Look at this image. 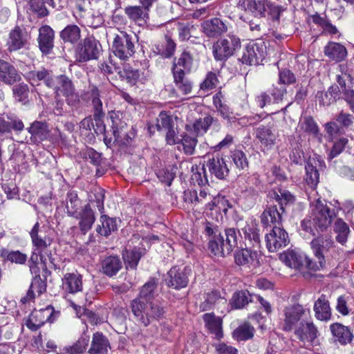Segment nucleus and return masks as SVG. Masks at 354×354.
Listing matches in <instances>:
<instances>
[{"mask_svg": "<svg viewBox=\"0 0 354 354\" xmlns=\"http://www.w3.org/2000/svg\"><path fill=\"white\" fill-rule=\"evenodd\" d=\"M203 320L205 326L215 338L219 339L223 337L222 320L220 317L211 313H206L203 315Z\"/></svg>", "mask_w": 354, "mask_h": 354, "instance_id": "2f4dec72", "label": "nucleus"}, {"mask_svg": "<svg viewBox=\"0 0 354 354\" xmlns=\"http://www.w3.org/2000/svg\"><path fill=\"white\" fill-rule=\"evenodd\" d=\"M340 89L338 86H331L325 93H321L319 102L324 106H328L340 97Z\"/></svg>", "mask_w": 354, "mask_h": 354, "instance_id": "603ef678", "label": "nucleus"}, {"mask_svg": "<svg viewBox=\"0 0 354 354\" xmlns=\"http://www.w3.org/2000/svg\"><path fill=\"white\" fill-rule=\"evenodd\" d=\"M59 35L64 41L75 44L81 37V30L77 25H68L60 32Z\"/></svg>", "mask_w": 354, "mask_h": 354, "instance_id": "de8ad7c7", "label": "nucleus"}, {"mask_svg": "<svg viewBox=\"0 0 354 354\" xmlns=\"http://www.w3.org/2000/svg\"><path fill=\"white\" fill-rule=\"evenodd\" d=\"M101 46L93 37L84 39L83 46L79 52L80 61L85 62L97 59L100 53Z\"/></svg>", "mask_w": 354, "mask_h": 354, "instance_id": "2eb2a0df", "label": "nucleus"}, {"mask_svg": "<svg viewBox=\"0 0 354 354\" xmlns=\"http://www.w3.org/2000/svg\"><path fill=\"white\" fill-rule=\"evenodd\" d=\"M314 311L317 319L327 321L330 319L331 309L326 296L322 295L315 302Z\"/></svg>", "mask_w": 354, "mask_h": 354, "instance_id": "c85d7f7f", "label": "nucleus"}, {"mask_svg": "<svg viewBox=\"0 0 354 354\" xmlns=\"http://www.w3.org/2000/svg\"><path fill=\"white\" fill-rule=\"evenodd\" d=\"M253 301V295H251L248 292L240 291L235 292L232 299V305L236 308H242L249 302Z\"/></svg>", "mask_w": 354, "mask_h": 354, "instance_id": "4d7b16f0", "label": "nucleus"}, {"mask_svg": "<svg viewBox=\"0 0 354 354\" xmlns=\"http://www.w3.org/2000/svg\"><path fill=\"white\" fill-rule=\"evenodd\" d=\"M89 342L88 337H81L73 345L65 348L67 353L70 354H78L83 353Z\"/></svg>", "mask_w": 354, "mask_h": 354, "instance_id": "69168bd1", "label": "nucleus"}, {"mask_svg": "<svg viewBox=\"0 0 354 354\" xmlns=\"http://www.w3.org/2000/svg\"><path fill=\"white\" fill-rule=\"evenodd\" d=\"M336 214L320 198L310 203V215L301 223V229L315 235V231L323 232L330 226Z\"/></svg>", "mask_w": 354, "mask_h": 354, "instance_id": "f03ea898", "label": "nucleus"}, {"mask_svg": "<svg viewBox=\"0 0 354 354\" xmlns=\"http://www.w3.org/2000/svg\"><path fill=\"white\" fill-rule=\"evenodd\" d=\"M157 280L151 279L140 289L139 296L131 304V311L136 320L145 326L161 319L165 308L158 300H154L157 289Z\"/></svg>", "mask_w": 354, "mask_h": 354, "instance_id": "f257e3e1", "label": "nucleus"}, {"mask_svg": "<svg viewBox=\"0 0 354 354\" xmlns=\"http://www.w3.org/2000/svg\"><path fill=\"white\" fill-rule=\"evenodd\" d=\"M317 161L315 159H309L305 167V180L311 187H315L319 182V174L317 169Z\"/></svg>", "mask_w": 354, "mask_h": 354, "instance_id": "58836bf2", "label": "nucleus"}, {"mask_svg": "<svg viewBox=\"0 0 354 354\" xmlns=\"http://www.w3.org/2000/svg\"><path fill=\"white\" fill-rule=\"evenodd\" d=\"M225 240L223 236L218 233V236H214L209 239L208 243V250L214 256L222 257L229 254L225 251Z\"/></svg>", "mask_w": 354, "mask_h": 354, "instance_id": "4c0bfd02", "label": "nucleus"}, {"mask_svg": "<svg viewBox=\"0 0 354 354\" xmlns=\"http://www.w3.org/2000/svg\"><path fill=\"white\" fill-rule=\"evenodd\" d=\"M279 259L290 268L299 270L304 266L305 255L295 250H288L281 253Z\"/></svg>", "mask_w": 354, "mask_h": 354, "instance_id": "4be33fe9", "label": "nucleus"}, {"mask_svg": "<svg viewBox=\"0 0 354 354\" xmlns=\"http://www.w3.org/2000/svg\"><path fill=\"white\" fill-rule=\"evenodd\" d=\"M239 6L254 16L265 17L268 14L273 19H279L281 12L279 6L268 0H239Z\"/></svg>", "mask_w": 354, "mask_h": 354, "instance_id": "20e7f679", "label": "nucleus"}, {"mask_svg": "<svg viewBox=\"0 0 354 354\" xmlns=\"http://www.w3.org/2000/svg\"><path fill=\"white\" fill-rule=\"evenodd\" d=\"M241 47L240 39L234 35H227L218 39L212 46V52L215 59L225 61L234 55V52Z\"/></svg>", "mask_w": 354, "mask_h": 354, "instance_id": "39448f33", "label": "nucleus"}, {"mask_svg": "<svg viewBox=\"0 0 354 354\" xmlns=\"http://www.w3.org/2000/svg\"><path fill=\"white\" fill-rule=\"evenodd\" d=\"M282 212H280L277 206H270L266 209L261 216V221L265 227L272 225H280L282 221Z\"/></svg>", "mask_w": 354, "mask_h": 354, "instance_id": "7c9ffc66", "label": "nucleus"}, {"mask_svg": "<svg viewBox=\"0 0 354 354\" xmlns=\"http://www.w3.org/2000/svg\"><path fill=\"white\" fill-rule=\"evenodd\" d=\"M258 257L259 254L257 251L245 248L236 252L234 259L239 266H250L258 263Z\"/></svg>", "mask_w": 354, "mask_h": 354, "instance_id": "cd10ccee", "label": "nucleus"}, {"mask_svg": "<svg viewBox=\"0 0 354 354\" xmlns=\"http://www.w3.org/2000/svg\"><path fill=\"white\" fill-rule=\"evenodd\" d=\"M104 93L99 90L95 86H91L89 91V97L91 100V104L93 108V114L100 115L105 114L103 110L102 100L104 98Z\"/></svg>", "mask_w": 354, "mask_h": 354, "instance_id": "a18cd8bd", "label": "nucleus"}, {"mask_svg": "<svg viewBox=\"0 0 354 354\" xmlns=\"http://www.w3.org/2000/svg\"><path fill=\"white\" fill-rule=\"evenodd\" d=\"M54 30L48 25L42 26L39 29V47L43 53L48 54L54 46Z\"/></svg>", "mask_w": 354, "mask_h": 354, "instance_id": "aec40b11", "label": "nucleus"}, {"mask_svg": "<svg viewBox=\"0 0 354 354\" xmlns=\"http://www.w3.org/2000/svg\"><path fill=\"white\" fill-rule=\"evenodd\" d=\"M56 97L64 96L68 104L74 106L80 102L78 93L75 92V86L72 80L64 75H60L54 79V86Z\"/></svg>", "mask_w": 354, "mask_h": 354, "instance_id": "423d86ee", "label": "nucleus"}, {"mask_svg": "<svg viewBox=\"0 0 354 354\" xmlns=\"http://www.w3.org/2000/svg\"><path fill=\"white\" fill-rule=\"evenodd\" d=\"M299 127L305 132L317 138L319 142H322V135L319 133V127L312 117L304 116L301 118L299 122Z\"/></svg>", "mask_w": 354, "mask_h": 354, "instance_id": "a19ab883", "label": "nucleus"}, {"mask_svg": "<svg viewBox=\"0 0 354 354\" xmlns=\"http://www.w3.org/2000/svg\"><path fill=\"white\" fill-rule=\"evenodd\" d=\"M275 198L279 202L280 210L284 212L283 205L292 204L295 202V196L288 190L279 189L278 192L275 193Z\"/></svg>", "mask_w": 354, "mask_h": 354, "instance_id": "13d9d810", "label": "nucleus"}, {"mask_svg": "<svg viewBox=\"0 0 354 354\" xmlns=\"http://www.w3.org/2000/svg\"><path fill=\"white\" fill-rule=\"evenodd\" d=\"M30 39V35L25 28L16 26L9 33L6 43L8 50L12 52L24 48Z\"/></svg>", "mask_w": 354, "mask_h": 354, "instance_id": "ddd939ff", "label": "nucleus"}, {"mask_svg": "<svg viewBox=\"0 0 354 354\" xmlns=\"http://www.w3.org/2000/svg\"><path fill=\"white\" fill-rule=\"evenodd\" d=\"M225 251L230 254L233 248L238 246L239 242L242 239L240 230H236L234 227L227 228L225 231Z\"/></svg>", "mask_w": 354, "mask_h": 354, "instance_id": "c03bdc74", "label": "nucleus"}, {"mask_svg": "<svg viewBox=\"0 0 354 354\" xmlns=\"http://www.w3.org/2000/svg\"><path fill=\"white\" fill-rule=\"evenodd\" d=\"M266 245L270 252H276L289 242L288 233L281 227L274 225L266 236Z\"/></svg>", "mask_w": 354, "mask_h": 354, "instance_id": "9b49d317", "label": "nucleus"}, {"mask_svg": "<svg viewBox=\"0 0 354 354\" xmlns=\"http://www.w3.org/2000/svg\"><path fill=\"white\" fill-rule=\"evenodd\" d=\"M122 268V262L118 257L110 256L102 262V270L109 277L115 275Z\"/></svg>", "mask_w": 354, "mask_h": 354, "instance_id": "c9c22d12", "label": "nucleus"}, {"mask_svg": "<svg viewBox=\"0 0 354 354\" xmlns=\"http://www.w3.org/2000/svg\"><path fill=\"white\" fill-rule=\"evenodd\" d=\"M192 65V58L188 53L181 54L173 67V75H185L189 72Z\"/></svg>", "mask_w": 354, "mask_h": 354, "instance_id": "37998d69", "label": "nucleus"}, {"mask_svg": "<svg viewBox=\"0 0 354 354\" xmlns=\"http://www.w3.org/2000/svg\"><path fill=\"white\" fill-rule=\"evenodd\" d=\"M204 33L209 37H217L227 30V26L218 18L207 20L203 24Z\"/></svg>", "mask_w": 354, "mask_h": 354, "instance_id": "b1692460", "label": "nucleus"}, {"mask_svg": "<svg viewBox=\"0 0 354 354\" xmlns=\"http://www.w3.org/2000/svg\"><path fill=\"white\" fill-rule=\"evenodd\" d=\"M174 78L177 88L183 94L187 95L192 92V84L185 75H174Z\"/></svg>", "mask_w": 354, "mask_h": 354, "instance_id": "052dcab7", "label": "nucleus"}, {"mask_svg": "<svg viewBox=\"0 0 354 354\" xmlns=\"http://www.w3.org/2000/svg\"><path fill=\"white\" fill-rule=\"evenodd\" d=\"M174 126L171 116L165 112H161L156 119V127L158 131H165Z\"/></svg>", "mask_w": 354, "mask_h": 354, "instance_id": "774afa93", "label": "nucleus"}, {"mask_svg": "<svg viewBox=\"0 0 354 354\" xmlns=\"http://www.w3.org/2000/svg\"><path fill=\"white\" fill-rule=\"evenodd\" d=\"M13 95L16 100L21 102L23 104H26L28 102L29 88L27 84L24 83L15 85L13 88Z\"/></svg>", "mask_w": 354, "mask_h": 354, "instance_id": "6e6d98bb", "label": "nucleus"}, {"mask_svg": "<svg viewBox=\"0 0 354 354\" xmlns=\"http://www.w3.org/2000/svg\"><path fill=\"white\" fill-rule=\"evenodd\" d=\"M294 333L304 343H310L313 346L318 344V330L310 320H302L294 330Z\"/></svg>", "mask_w": 354, "mask_h": 354, "instance_id": "9d476101", "label": "nucleus"}, {"mask_svg": "<svg viewBox=\"0 0 354 354\" xmlns=\"http://www.w3.org/2000/svg\"><path fill=\"white\" fill-rule=\"evenodd\" d=\"M226 160L220 156L209 158L205 162L204 167H206L209 173L218 179H223L229 174V168Z\"/></svg>", "mask_w": 354, "mask_h": 354, "instance_id": "dca6fc26", "label": "nucleus"}, {"mask_svg": "<svg viewBox=\"0 0 354 354\" xmlns=\"http://www.w3.org/2000/svg\"><path fill=\"white\" fill-rule=\"evenodd\" d=\"M255 138L261 144L263 151L271 149L276 144L279 136L276 129L272 127L260 125L255 129Z\"/></svg>", "mask_w": 354, "mask_h": 354, "instance_id": "f8f14e48", "label": "nucleus"}, {"mask_svg": "<svg viewBox=\"0 0 354 354\" xmlns=\"http://www.w3.org/2000/svg\"><path fill=\"white\" fill-rule=\"evenodd\" d=\"M124 13L130 20L138 25L145 24L149 19V13L145 11L141 6H127L124 8Z\"/></svg>", "mask_w": 354, "mask_h": 354, "instance_id": "473e14b6", "label": "nucleus"}, {"mask_svg": "<svg viewBox=\"0 0 354 354\" xmlns=\"http://www.w3.org/2000/svg\"><path fill=\"white\" fill-rule=\"evenodd\" d=\"M63 290L70 294H75L82 291L83 283L82 277L77 272H68L62 279Z\"/></svg>", "mask_w": 354, "mask_h": 354, "instance_id": "a211bd4d", "label": "nucleus"}, {"mask_svg": "<svg viewBox=\"0 0 354 354\" xmlns=\"http://www.w3.org/2000/svg\"><path fill=\"white\" fill-rule=\"evenodd\" d=\"M240 226V231L244 235L245 245L259 248L260 246V235L258 223L255 219H248L242 226Z\"/></svg>", "mask_w": 354, "mask_h": 354, "instance_id": "4468645a", "label": "nucleus"}, {"mask_svg": "<svg viewBox=\"0 0 354 354\" xmlns=\"http://www.w3.org/2000/svg\"><path fill=\"white\" fill-rule=\"evenodd\" d=\"M113 136L114 142H117L118 145H126L129 143L131 138L128 135L127 132L123 129V126L120 129L118 127V124L115 122H113Z\"/></svg>", "mask_w": 354, "mask_h": 354, "instance_id": "680f3d73", "label": "nucleus"}, {"mask_svg": "<svg viewBox=\"0 0 354 354\" xmlns=\"http://www.w3.org/2000/svg\"><path fill=\"white\" fill-rule=\"evenodd\" d=\"M198 143L196 138L185 135L180 140V144L183 147V151L187 155H192L195 151V148Z\"/></svg>", "mask_w": 354, "mask_h": 354, "instance_id": "e2e57ef3", "label": "nucleus"}, {"mask_svg": "<svg viewBox=\"0 0 354 354\" xmlns=\"http://www.w3.org/2000/svg\"><path fill=\"white\" fill-rule=\"evenodd\" d=\"M39 223H36L30 232L32 243L34 246V250L30 257V261L34 263H37L39 259L44 266L50 269H57V267L51 257L49 250L50 245V239L46 236H41L39 234Z\"/></svg>", "mask_w": 354, "mask_h": 354, "instance_id": "7ed1b4c3", "label": "nucleus"}, {"mask_svg": "<svg viewBox=\"0 0 354 354\" xmlns=\"http://www.w3.org/2000/svg\"><path fill=\"white\" fill-rule=\"evenodd\" d=\"M46 284L44 280L41 279L39 275L35 276L31 282L30 286L25 297H21V301L23 304L32 300L37 296H40L46 291Z\"/></svg>", "mask_w": 354, "mask_h": 354, "instance_id": "bb28decb", "label": "nucleus"}, {"mask_svg": "<svg viewBox=\"0 0 354 354\" xmlns=\"http://www.w3.org/2000/svg\"><path fill=\"white\" fill-rule=\"evenodd\" d=\"M31 135V138L35 142H41L46 140L49 136V129L46 123L35 121L28 129Z\"/></svg>", "mask_w": 354, "mask_h": 354, "instance_id": "72a5a7b5", "label": "nucleus"}, {"mask_svg": "<svg viewBox=\"0 0 354 354\" xmlns=\"http://www.w3.org/2000/svg\"><path fill=\"white\" fill-rule=\"evenodd\" d=\"M176 170L177 167L176 166H169L158 172V178L161 182L165 183L166 185L169 186L176 176Z\"/></svg>", "mask_w": 354, "mask_h": 354, "instance_id": "bf43d9fd", "label": "nucleus"}, {"mask_svg": "<svg viewBox=\"0 0 354 354\" xmlns=\"http://www.w3.org/2000/svg\"><path fill=\"white\" fill-rule=\"evenodd\" d=\"M113 52L121 60H127L135 53L133 37L124 31H120L114 37Z\"/></svg>", "mask_w": 354, "mask_h": 354, "instance_id": "0eeeda50", "label": "nucleus"}, {"mask_svg": "<svg viewBox=\"0 0 354 354\" xmlns=\"http://www.w3.org/2000/svg\"><path fill=\"white\" fill-rule=\"evenodd\" d=\"M324 53L330 60L336 62L344 60L347 55L346 48L341 44L333 41L327 44Z\"/></svg>", "mask_w": 354, "mask_h": 354, "instance_id": "393cba45", "label": "nucleus"}, {"mask_svg": "<svg viewBox=\"0 0 354 354\" xmlns=\"http://www.w3.org/2000/svg\"><path fill=\"white\" fill-rule=\"evenodd\" d=\"M73 217L79 220L80 229L84 233L91 229L95 221L94 212L88 203L82 206L77 214Z\"/></svg>", "mask_w": 354, "mask_h": 354, "instance_id": "f3484780", "label": "nucleus"}, {"mask_svg": "<svg viewBox=\"0 0 354 354\" xmlns=\"http://www.w3.org/2000/svg\"><path fill=\"white\" fill-rule=\"evenodd\" d=\"M213 104L216 111L223 119L229 121L233 119V113L229 106L224 102V95L221 91L213 96Z\"/></svg>", "mask_w": 354, "mask_h": 354, "instance_id": "f704fd0d", "label": "nucleus"}, {"mask_svg": "<svg viewBox=\"0 0 354 354\" xmlns=\"http://www.w3.org/2000/svg\"><path fill=\"white\" fill-rule=\"evenodd\" d=\"M216 121L211 115H207L204 118L197 119L192 124L187 125V130H193L194 133L198 136H203L208 130L209 126Z\"/></svg>", "mask_w": 354, "mask_h": 354, "instance_id": "e433bc0d", "label": "nucleus"}, {"mask_svg": "<svg viewBox=\"0 0 354 354\" xmlns=\"http://www.w3.org/2000/svg\"><path fill=\"white\" fill-rule=\"evenodd\" d=\"M266 47L264 42H250L244 48L241 57L243 64L247 65H259L265 58Z\"/></svg>", "mask_w": 354, "mask_h": 354, "instance_id": "6e6552de", "label": "nucleus"}, {"mask_svg": "<svg viewBox=\"0 0 354 354\" xmlns=\"http://www.w3.org/2000/svg\"><path fill=\"white\" fill-rule=\"evenodd\" d=\"M227 299L222 297L219 292L212 291L208 293L205 297V300L201 304V309L205 311L218 305H226Z\"/></svg>", "mask_w": 354, "mask_h": 354, "instance_id": "79ce46f5", "label": "nucleus"}, {"mask_svg": "<svg viewBox=\"0 0 354 354\" xmlns=\"http://www.w3.org/2000/svg\"><path fill=\"white\" fill-rule=\"evenodd\" d=\"M330 330L335 342L344 345L352 340L353 335L350 329L339 323L333 324L330 326Z\"/></svg>", "mask_w": 354, "mask_h": 354, "instance_id": "c756f323", "label": "nucleus"}, {"mask_svg": "<svg viewBox=\"0 0 354 354\" xmlns=\"http://www.w3.org/2000/svg\"><path fill=\"white\" fill-rule=\"evenodd\" d=\"M334 245L331 236L325 234L314 239L311 241V248L317 258H324V253Z\"/></svg>", "mask_w": 354, "mask_h": 354, "instance_id": "412c9836", "label": "nucleus"}, {"mask_svg": "<svg viewBox=\"0 0 354 354\" xmlns=\"http://www.w3.org/2000/svg\"><path fill=\"white\" fill-rule=\"evenodd\" d=\"M6 122L8 124V133L12 130L15 131H21L24 129V124L21 119L14 115H7L6 117Z\"/></svg>", "mask_w": 354, "mask_h": 354, "instance_id": "338daca9", "label": "nucleus"}, {"mask_svg": "<svg viewBox=\"0 0 354 354\" xmlns=\"http://www.w3.org/2000/svg\"><path fill=\"white\" fill-rule=\"evenodd\" d=\"M0 257L4 260H7L12 263L23 264L26 261V254L19 251H8L7 249L3 248L0 250Z\"/></svg>", "mask_w": 354, "mask_h": 354, "instance_id": "864d4df0", "label": "nucleus"}, {"mask_svg": "<svg viewBox=\"0 0 354 354\" xmlns=\"http://www.w3.org/2000/svg\"><path fill=\"white\" fill-rule=\"evenodd\" d=\"M46 310H39L33 313L28 322H27V326L32 330H37L41 326H43L45 322L48 319V316L46 319H44V313Z\"/></svg>", "mask_w": 354, "mask_h": 354, "instance_id": "5fc2aeb1", "label": "nucleus"}, {"mask_svg": "<svg viewBox=\"0 0 354 354\" xmlns=\"http://www.w3.org/2000/svg\"><path fill=\"white\" fill-rule=\"evenodd\" d=\"M254 328L249 323L245 322L233 331L232 337L239 342L246 341L254 337Z\"/></svg>", "mask_w": 354, "mask_h": 354, "instance_id": "49530a36", "label": "nucleus"}, {"mask_svg": "<svg viewBox=\"0 0 354 354\" xmlns=\"http://www.w3.org/2000/svg\"><path fill=\"white\" fill-rule=\"evenodd\" d=\"M110 348L109 342L104 335L100 333L93 334L88 350L90 354H107Z\"/></svg>", "mask_w": 354, "mask_h": 354, "instance_id": "a878e982", "label": "nucleus"}, {"mask_svg": "<svg viewBox=\"0 0 354 354\" xmlns=\"http://www.w3.org/2000/svg\"><path fill=\"white\" fill-rule=\"evenodd\" d=\"M20 80L21 76L15 67L0 59V82L7 85H12Z\"/></svg>", "mask_w": 354, "mask_h": 354, "instance_id": "6ab92c4d", "label": "nucleus"}, {"mask_svg": "<svg viewBox=\"0 0 354 354\" xmlns=\"http://www.w3.org/2000/svg\"><path fill=\"white\" fill-rule=\"evenodd\" d=\"M27 78L33 84L37 81L43 80L48 87L54 86V78L51 71L42 68L38 71H30L27 74Z\"/></svg>", "mask_w": 354, "mask_h": 354, "instance_id": "ea45409f", "label": "nucleus"}, {"mask_svg": "<svg viewBox=\"0 0 354 354\" xmlns=\"http://www.w3.org/2000/svg\"><path fill=\"white\" fill-rule=\"evenodd\" d=\"M100 222L101 224L97 227V232L102 236H108L117 229L116 220L106 215H102Z\"/></svg>", "mask_w": 354, "mask_h": 354, "instance_id": "09e8293b", "label": "nucleus"}, {"mask_svg": "<svg viewBox=\"0 0 354 354\" xmlns=\"http://www.w3.org/2000/svg\"><path fill=\"white\" fill-rule=\"evenodd\" d=\"M81 206V201L77 196V194L75 192H70L66 195V208L67 214L70 216H73L77 214Z\"/></svg>", "mask_w": 354, "mask_h": 354, "instance_id": "8fccbe9b", "label": "nucleus"}, {"mask_svg": "<svg viewBox=\"0 0 354 354\" xmlns=\"http://www.w3.org/2000/svg\"><path fill=\"white\" fill-rule=\"evenodd\" d=\"M230 158L234 166L239 169H243L248 165L245 154L241 150H234L231 152Z\"/></svg>", "mask_w": 354, "mask_h": 354, "instance_id": "0e129e2a", "label": "nucleus"}, {"mask_svg": "<svg viewBox=\"0 0 354 354\" xmlns=\"http://www.w3.org/2000/svg\"><path fill=\"white\" fill-rule=\"evenodd\" d=\"M144 253L145 249L140 248H134L132 250H126L123 254V257L127 267L135 269Z\"/></svg>", "mask_w": 354, "mask_h": 354, "instance_id": "3c124183", "label": "nucleus"}, {"mask_svg": "<svg viewBox=\"0 0 354 354\" xmlns=\"http://www.w3.org/2000/svg\"><path fill=\"white\" fill-rule=\"evenodd\" d=\"M310 315V310L301 305H294L284 309L283 330L290 331L295 330L304 318Z\"/></svg>", "mask_w": 354, "mask_h": 354, "instance_id": "1a4fd4ad", "label": "nucleus"}, {"mask_svg": "<svg viewBox=\"0 0 354 354\" xmlns=\"http://www.w3.org/2000/svg\"><path fill=\"white\" fill-rule=\"evenodd\" d=\"M169 287L175 289L185 288L188 283V279L185 273L176 267H173L167 272V277L165 279Z\"/></svg>", "mask_w": 354, "mask_h": 354, "instance_id": "5701e85b", "label": "nucleus"}]
</instances>
